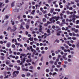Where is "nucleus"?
Returning a JSON list of instances; mask_svg holds the SVG:
<instances>
[{
    "mask_svg": "<svg viewBox=\"0 0 79 79\" xmlns=\"http://www.w3.org/2000/svg\"><path fill=\"white\" fill-rule=\"evenodd\" d=\"M28 40H29L30 41H33V38L30 37L28 39Z\"/></svg>",
    "mask_w": 79,
    "mask_h": 79,
    "instance_id": "nucleus-21",
    "label": "nucleus"
},
{
    "mask_svg": "<svg viewBox=\"0 0 79 79\" xmlns=\"http://www.w3.org/2000/svg\"><path fill=\"white\" fill-rule=\"evenodd\" d=\"M64 55H63L62 56L63 58L65 60H67V58L66 57V56L68 55V54L66 53H64Z\"/></svg>",
    "mask_w": 79,
    "mask_h": 79,
    "instance_id": "nucleus-6",
    "label": "nucleus"
},
{
    "mask_svg": "<svg viewBox=\"0 0 79 79\" xmlns=\"http://www.w3.org/2000/svg\"><path fill=\"white\" fill-rule=\"evenodd\" d=\"M30 49H31V51L32 52H33V54L34 55L35 53H37V52H36V51L35 50H34L33 48H32V46H30Z\"/></svg>",
    "mask_w": 79,
    "mask_h": 79,
    "instance_id": "nucleus-2",
    "label": "nucleus"
},
{
    "mask_svg": "<svg viewBox=\"0 0 79 79\" xmlns=\"http://www.w3.org/2000/svg\"><path fill=\"white\" fill-rule=\"evenodd\" d=\"M61 67V65H56V67L57 68H60Z\"/></svg>",
    "mask_w": 79,
    "mask_h": 79,
    "instance_id": "nucleus-55",
    "label": "nucleus"
},
{
    "mask_svg": "<svg viewBox=\"0 0 79 79\" xmlns=\"http://www.w3.org/2000/svg\"><path fill=\"white\" fill-rule=\"evenodd\" d=\"M29 60L28 59L26 60V62L27 63H29V62H31L32 61V59L31 58H30Z\"/></svg>",
    "mask_w": 79,
    "mask_h": 79,
    "instance_id": "nucleus-11",
    "label": "nucleus"
},
{
    "mask_svg": "<svg viewBox=\"0 0 79 79\" xmlns=\"http://www.w3.org/2000/svg\"><path fill=\"white\" fill-rule=\"evenodd\" d=\"M19 58V57H18V56H16L15 57V60H18V59Z\"/></svg>",
    "mask_w": 79,
    "mask_h": 79,
    "instance_id": "nucleus-56",
    "label": "nucleus"
},
{
    "mask_svg": "<svg viewBox=\"0 0 79 79\" xmlns=\"http://www.w3.org/2000/svg\"><path fill=\"white\" fill-rule=\"evenodd\" d=\"M42 12L44 14H45V13H47V10H43Z\"/></svg>",
    "mask_w": 79,
    "mask_h": 79,
    "instance_id": "nucleus-27",
    "label": "nucleus"
},
{
    "mask_svg": "<svg viewBox=\"0 0 79 79\" xmlns=\"http://www.w3.org/2000/svg\"><path fill=\"white\" fill-rule=\"evenodd\" d=\"M56 29H58L57 30V31H59V30H61V29L60 28V27H59V26H56Z\"/></svg>",
    "mask_w": 79,
    "mask_h": 79,
    "instance_id": "nucleus-13",
    "label": "nucleus"
},
{
    "mask_svg": "<svg viewBox=\"0 0 79 79\" xmlns=\"http://www.w3.org/2000/svg\"><path fill=\"white\" fill-rule=\"evenodd\" d=\"M75 19H76L74 18H73L72 19V20H73V23H75Z\"/></svg>",
    "mask_w": 79,
    "mask_h": 79,
    "instance_id": "nucleus-31",
    "label": "nucleus"
},
{
    "mask_svg": "<svg viewBox=\"0 0 79 79\" xmlns=\"http://www.w3.org/2000/svg\"><path fill=\"white\" fill-rule=\"evenodd\" d=\"M62 23H64V24H66V23H65V19H62Z\"/></svg>",
    "mask_w": 79,
    "mask_h": 79,
    "instance_id": "nucleus-14",
    "label": "nucleus"
},
{
    "mask_svg": "<svg viewBox=\"0 0 79 79\" xmlns=\"http://www.w3.org/2000/svg\"><path fill=\"white\" fill-rule=\"evenodd\" d=\"M65 43H67V44H69V41H66Z\"/></svg>",
    "mask_w": 79,
    "mask_h": 79,
    "instance_id": "nucleus-54",
    "label": "nucleus"
},
{
    "mask_svg": "<svg viewBox=\"0 0 79 79\" xmlns=\"http://www.w3.org/2000/svg\"><path fill=\"white\" fill-rule=\"evenodd\" d=\"M49 63H50V64H53V63L54 61L53 60H51L50 61Z\"/></svg>",
    "mask_w": 79,
    "mask_h": 79,
    "instance_id": "nucleus-32",
    "label": "nucleus"
},
{
    "mask_svg": "<svg viewBox=\"0 0 79 79\" xmlns=\"http://www.w3.org/2000/svg\"><path fill=\"white\" fill-rule=\"evenodd\" d=\"M11 76V75H8L7 76L6 75L5 76V77H4V79H6V78H7L8 79L9 76Z\"/></svg>",
    "mask_w": 79,
    "mask_h": 79,
    "instance_id": "nucleus-16",
    "label": "nucleus"
},
{
    "mask_svg": "<svg viewBox=\"0 0 79 79\" xmlns=\"http://www.w3.org/2000/svg\"><path fill=\"white\" fill-rule=\"evenodd\" d=\"M74 18H75V17L76 18H78V16L77 15H74Z\"/></svg>",
    "mask_w": 79,
    "mask_h": 79,
    "instance_id": "nucleus-39",
    "label": "nucleus"
},
{
    "mask_svg": "<svg viewBox=\"0 0 79 79\" xmlns=\"http://www.w3.org/2000/svg\"><path fill=\"white\" fill-rule=\"evenodd\" d=\"M31 76V73H28L27 74V76H28V77H29V76Z\"/></svg>",
    "mask_w": 79,
    "mask_h": 79,
    "instance_id": "nucleus-25",
    "label": "nucleus"
},
{
    "mask_svg": "<svg viewBox=\"0 0 79 79\" xmlns=\"http://www.w3.org/2000/svg\"><path fill=\"white\" fill-rule=\"evenodd\" d=\"M18 74H19V72L18 71H14L13 73V76L14 77H16Z\"/></svg>",
    "mask_w": 79,
    "mask_h": 79,
    "instance_id": "nucleus-3",
    "label": "nucleus"
},
{
    "mask_svg": "<svg viewBox=\"0 0 79 79\" xmlns=\"http://www.w3.org/2000/svg\"><path fill=\"white\" fill-rule=\"evenodd\" d=\"M10 45H11V44L10 43H8L7 44V45H6L7 47L9 48L10 47Z\"/></svg>",
    "mask_w": 79,
    "mask_h": 79,
    "instance_id": "nucleus-10",
    "label": "nucleus"
},
{
    "mask_svg": "<svg viewBox=\"0 0 79 79\" xmlns=\"http://www.w3.org/2000/svg\"><path fill=\"white\" fill-rule=\"evenodd\" d=\"M68 61L69 62H71V60L70 59H68Z\"/></svg>",
    "mask_w": 79,
    "mask_h": 79,
    "instance_id": "nucleus-51",
    "label": "nucleus"
},
{
    "mask_svg": "<svg viewBox=\"0 0 79 79\" xmlns=\"http://www.w3.org/2000/svg\"><path fill=\"white\" fill-rule=\"evenodd\" d=\"M3 37V35H1L0 36V39H2Z\"/></svg>",
    "mask_w": 79,
    "mask_h": 79,
    "instance_id": "nucleus-53",
    "label": "nucleus"
},
{
    "mask_svg": "<svg viewBox=\"0 0 79 79\" xmlns=\"http://www.w3.org/2000/svg\"><path fill=\"white\" fill-rule=\"evenodd\" d=\"M74 18V15H71L69 17V18H71L72 17Z\"/></svg>",
    "mask_w": 79,
    "mask_h": 79,
    "instance_id": "nucleus-38",
    "label": "nucleus"
},
{
    "mask_svg": "<svg viewBox=\"0 0 79 79\" xmlns=\"http://www.w3.org/2000/svg\"><path fill=\"white\" fill-rule=\"evenodd\" d=\"M5 18L6 19H8V16L6 15V16H5Z\"/></svg>",
    "mask_w": 79,
    "mask_h": 79,
    "instance_id": "nucleus-46",
    "label": "nucleus"
},
{
    "mask_svg": "<svg viewBox=\"0 0 79 79\" xmlns=\"http://www.w3.org/2000/svg\"><path fill=\"white\" fill-rule=\"evenodd\" d=\"M75 32H78V30L77 29H75L74 31Z\"/></svg>",
    "mask_w": 79,
    "mask_h": 79,
    "instance_id": "nucleus-57",
    "label": "nucleus"
},
{
    "mask_svg": "<svg viewBox=\"0 0 79 79\" xmlns=\"http://www.w3.org/2000/svg\"><path fill=\"white\" fill-rule=\"evenodd\" d=\"M55 42H56L57 43H59V42H60V40H56L55 41Z\"/></svg>",
    "mask_w": 79,
    "mask_h": 79,
    "instance_id": "nucleus-36",
    "label": "nucleus"
},
{
    "mask_svg": "<svg viewBox=\"0 0 79 79\" xmlns=\"http://www.w3.org/2000/svg\"><path fill=\"white\" fill-rule=\"evenodd\" d=\"M6 69H7V71H10V70H11V68H8L7 67V66H6Z\"/></svg>",
    "mask_w": 79,
    "mask_h": 79,
    "instance_id": "nucleus-12",
    "label": "nucleus"
},
{
    "mask_svg": "<svg viewBox=\"0 0 79 79\" xmlns=\"http://www.w3.org/2000/svg\"><path fill=\"white\" fill-rule=\"evenodd\" d=\"M72 31H75V28L73 27V28H72L71 29Z\"/></svg>",
    "mask_w": 79,
    "mask_h": 79,
    "instance_id": "nucleus-47",
    "label": "nucleus"
},
{
    "mask_svg": "<svg viewBox=\"0 0 79 79\" xmlns=\"http://www.w3.org/2000/svg\"><path fill=\"white\" fill-rule=\"evenodd\" d=\"M77 47H79V42L77 44Z\"/></svg>",
    "mask_w": 79,
    "mask_h": 79,
    "instance_id": "nucleus-52",
    "label": "nucleus"
},
{
    "mask_svg": "<svg viewBox=\"0 0 79 79\" xmlns=\"http://www.w3.org/2000/svg\"><path fill=\"white\" fill-rule=\"evenodd\" d=\"M43 22H45L46 21V19L45 18L43 19Z\"/></svg>",
    "mask_w": 79,
    "mask_h": 79,
    "instance_id": "nucleus-33",
    "label": "nucleus"
},
{
    "mask_svg": "<svg viewBox=\"0 0 79 79\" xmlns=\"http://www.w3.org/2000/svg\"><path fill=\"white\" fill-rule=\"evenodd\" d=\"M72 35H73V36H75V35H76L74 32H73L72 33Z\"/></svg>",
    "mask_w": 79,
    "mask_h": 79,
    "instance_id": "nucleus-42",
    "label": "nucleus"
},
{
    "mask_svg": "<svg viewBox=\"0 0 79 79\" xmlns=\"http://www.w3.org/2000/svg\"><path fill=\"white\" fill-rule=\"evenodd\" d=\"M79 23V20H77V21H76V23L77 24H78Z\"/></svg>",
    "mask_w": 79,
    "mask_h": 79,
    "instance_id": "nucleus-64",
    "label": "nucleus"
},
{
    "mask_svg": "<svg viewBox=\"0 0 79 79\" xmlns=\"http://www.w3.org/2000/svg\"><path fill=\"white\" fill-rule=\"evenodd\" d=\"M13 28L11 30V32L13 31V32H14V31H15L16 29H17V28L16 27V25H14L13 27Z\"/></svg>",
    "mask_w": 79,
    "mask_h": 79,
    "instance_id": "nucleus-4",
    "label": "nucleus"
},
{
    "mask_svg": "<svg viewBox=\"0 0 79 79\" xmlns=\"http://www.w3.org/2000/svg\"><path fill=\"white\" fill-rule=\"evenodd\" d=\"M4 76L6 75V74H7V72H4Z\"/></svg>",
    "mask_w": 79,
    "mask_h": 79,
    "instance_id": "nucleus-45",
    "label": "nucleus"
},
{
    "mask_svg": "<svg viewBox=\"0 0 79 79\" xmlns=\"http://www.w3.org/2000/svg\"><path fill=\"white\" fill-rule=\"evenodd\" d=\"M7 31H9L10 29H11V27H9L7 28Z\"/></svg>",
    "mask_w": 79,
    "mask_h": 79,
    "instance_id": "nucleus-49",
    "label": "nucleus"
},
{
    "mask_svg": "<svg viewBox=\"0 0 79 79\" xmlns=\"http://www.w3.org/2000/svg\"><path fill=\"white\" fill-rule=\"evenodd\" d=\"M17 40H18L19 42H21V39H20V38H18L17 39Z\"/></svg>",
    "mask_w": 79,
    "mask_h": 79,
    "instance_id": "nucleus-59",
    "label": "nucleus"
},
{
    "mask_svg": "<svg viewBox=\"0 0 79 79\" xmlns=\"http://www.w3.org/2000/svg\"><path fill=\"white\" fill-rule=\"evenodd\" d=\"M53 10H54V9H51V11H50V13H52L53 12Z\"/></svg>",
    "mask_w": 79,
    "mask_h": 79,
    "instance_id": "nucleus-30",
    "label": "nucleus"
},
{
    "mask_svg": "<svg viewBox=\"0 0 79 79\" xmlns=\"http://www.w3.org/2000/svg\"><path fill=\"white\" fill-rule=\"evenodd\" d=\"M6 64L8 65V64H10V61H6Z\"/></svg>",
    "mask_w": 79,
    "mask_h": 79,
    "instance_id": "nucleus-17",
    "label": "nucleus"
},
{
    "mask_svg": "<svg viewBox=\"0 0 79 79\" xmlns=\"http://www.w3.org/2000/svg\"><path fill=\"white\" fill-rule=\"evenodd\" d=\"M52 29H55V25L52 26Z\"/></svg>",
    "mask_w": 79,
    "mask_h": 79,
    "instance_id": "nucleus-63",
    "label": "nucleus"
},
{
    "mask_svg": "<svg viewBox=\"0 0 79 79\" xmlns=\"http://www.w3.org/2000/svg\"><path fill=\"white\" fill-rule=\"evenodd\" d=\"M42 28H39V32H40L42 31Z\"/></svg>",
    "mask_w": 79,
    "mask_h": 79,
    "instance_id": "nucleus-43",
    "label": "nucleus"
},
{
    "mask_svg": "<svg viewBox=\"0 0 79 79\" xmlns=\"http://www.w3.org/2000/svg\"><path fill=\"white\" fill-rule=\"evenodd\" d=\"M53 19H56V21H58L59 19H60V17H56V16H55V17H52V18H51L50 19V21H52V20H53Z\"/></svg>",
    "mask_w": 79,
    "mask_h": 79,
    "instance_id": "nucleus-1",
    "label": "nucleus"
},
{
    "mask_svg": "<svg viewBox=\"0 0 79 79\" xmlns=\"http://www.w3.org/2000/svg\"><path fill=\"white\" fill-rule=\"evenodd\" d=\"M63 24H64V23H61L59 24V25L60 27H62V26H63Z\"/></svg>",
    "mask_w": 79,
    "mask_h": 79,
    "instance_id": "nucleus-23",
    "label": "nucleus"
},
{
    "mask_svg": "<svg viewBox=\"0 0 79 79\" xmlns=\"http://www.w3.org/2000/svg\"><path fill=\"white\" fill-rule=\"evenodd\" d=\"M12 48H15V45H14V44H13L12 45Z\"/></svg>",
    "mask_w": 79,
    "mask_h": 79,
    "instance_id": "nucleus-62",
    "label": "nucleus"
},
{
    "mask_svg": "<svg viewBox=\"0 0 79 79\" xmlns=\"http://www.w3.org/2000/svg\"><path fill=\"white\" fill-rule=\"evenodd\" d=\"M52 22H50L49 21L47 22V24H50V23H52Z\"/></svg>",
    "mask_w": 79,
    "mask_h": 79,
    "instance_id": "nucleus-50",
    "label": "nucleus"
},
{
    "mask_svg": "<svg viewBox=\"0 0 79 79\" xmlns=\"http://www.w3.org/2000/svg\"><path fill=\"white\" fill-rule=\"evenodd\" d=\"M20 8V6H16V9L17 10H14V11L15 12H18V11H19V10Z\"/></svg>",
    "mask_w": 79,
    "mask_h": 79,
    "instance_id": "nucleus-5",
    "label": "nucleus"
},
{
    "mask_svg": "<svg viewBox=\"0 0 79 79\" xmlns=\"http://www.w3.org/2000/svg\"><path fill=\"white\" fill-rule=\"evenodd\" d=\"M34 40H35V41H37L38 40V39L36 38H34Z\"/></svg>",
    "mask_w": 79,
    "mask_h": 79,
    "instance_id": "nucleus-58",
    "label": "nucleus"
},
{
    "mask_svg": "<svg viewBox=\"0 0 79 79\" xmlns=\"http://www.w3.org/2000/svg\"><path fill=\"white\" fill-rule=\"evenodd\" d=\"M15 44L16 45H17L18 44V43H17V41L16 39H15Z\"/></svg>",
    "mask_w": 79,
    "mask_h": 79,
    "instance_id": "nucleus-28",
    "label": "nucleus"
},
{
    "mask_svg": "<svg viewBox=\"0 0 79 79\" xmlns=\"http://www.w3.org/2000/svg\"><path fill=\"white\" fill-rule=\"evenodd\" d=\"M21 60L22 61L20 63V65H22V64H23V63H24V62L25 61H26V60L25 59V58H23V59H21Z\"/></svg>",
    "mask_w": 79,
    "mask_h": 79,
    "instance_id": "nucleus-7",
    "label": "nucleus"
},
{
    "mask_svg": "<svg viewBox=\"0 0 79 79\" xmlns=\"http://www.w3.org/2000/svg\"><path fill=\"white\" fill-rule=\"evenodd\" d=\"M69 34L70 36H72V35H73V33H69Z\"/></svg>",
    "mask_w": 79,
    "mask_h": 79,
    "instance_id": "nucleus-60",
    "label": "nucleus"
},
{
    "mask_svg": "<svg viewBox=\"0 0 79 79\" xmlns=\"http://www.w3.org/2000/svg\"><path fill=\"white\" fill-rule=\"evenodd\" d=\"M35 13V10H32V12L31 13L32 15H34V13Z\"/></svg>",
    "mask_w": 79,
    "mask_h": 79,
    "instance_id": "nucleus-29",
    "label": "nucleus"
},
{
    "mask_svg": "<svg viewBox=\"0 0 79 79\" xmlns=\"http://www.w3.org/2000/svg\"><path fill=\"white\" fill-rule=\"evenodd\" d=\"M23 71H28V69H25V68H22Z\"/></svg>",
    "mask_w": 79,
    "mask_h": 79,
    "instance_id": "nucleus-15",
    "label": "nucleus"
},
{
    "mask_svg": "<svg viewBox=\"0 0 79 79\" xmlns=\"http://www.w3.org/2000/svg\"><path fill=\"white\" fill-rule=\"evenodd\" d=\"M20 29H24V28L23 27V24H22L20 25Z\"/></svg>",
    "mask_w": 79,
    "mask_h": 79,
    "instance_id": "nucleus-18",
    "label": "nucleus"
},
{
    "mask_svg": "<svg viewBox=\"0 0 79 79\" xmlns=\"http://www.w3.org/2000/svg\"><path fill=\"white\" fill-rule=\"evenodd\" d=\"M46 71L47 72V73H48L49 72V69H46Z\"/></svg>",
    "mask_w": 79,
    "mask_h": 79,
    "instance_id": "nucleus-40",
    "label": "nucleus"
},
{
    "mask_svg": "<svg viewBox=\"0 0 79 79\" xmlns=\"http://www.w3.org/2000/svg\"><path fill=\"white\" fill-rule=\"evenodd\" d=\"M54 70L55 71H56V72H58V69L56 68H55L54 69Z\"/></svg>",
    "mask_w": 79,
    "mask_h": 79,
    "instance_id": "nucleus-26",
    "label": "nucleus"
},
{
    "mask_svg": "<svg viewBox=\"0 0 79 79\" xmlns=\"http://www.w3.org/2000/svg\"><path fill=\"white\" fill-rule=\"evenodd\" d=\"M15 1H14L12 3L11 5V6L13 7L15 6Z\"/></svg>",
    "mask_w": 79,
    "mask_h": 79,
    "instance_id": "nucleus-19",
    "label": "nucleus"
},
{
    "mask_svg": "<svg viewBox=\"0 0 79 79\" xmlns=\"http://www.w3.org/2000/svg\"><path fill=\"white\" fill-rule=\"evenodd\" d=\"M67 39H68V40H69H69H71V39H72L71 37H69L67 38Z\"/></svg>",
    "mask_w": 79,
    "mask_h": 79,
    "instance_id": "nucleus-44",
    "label": "nucleus"
},
{
    "mask_svg": "<svg viewBox=\"0 0 79 79\" xmlns=\"http://www.w3.org/2000/svg\"><path fill=\"white\" fill-rule=\"evenodd\" d=\"M56 2H57V1H55V2H52V3L53 4H54V5H56Z\"/></svg>",
    "mask_w": 79,
    "mask_h": 79,
    "instance_id": "nucleus-41",
    "label": "nucleus"
},
{
    "mask_svg": "<svg viewBox=\"0 0 79 79\" xmlns=\"http://www.w3.org/2000/svg\"><path fill=\"white\" fill-rule=\"evenodd\" d=\"M47 32L48 33V34H50V29H47Z\"/></svg>",
    "mask_w": 79,
    "mask_h": 79,
    "instance_id": "nucleus-20",
    "label": "nucleus"
},
{
    "mask_svg": "<svg viewBox=\"0 0 79 79\" xmlns=\"http://www.w3.org/2000/svg\"><path fill=\"white\" fill-rule=\"evenodd\" d=\"M21 56H23L24 57L23 58H25V60H26L25 58L27 57V55H26L25 54H22L20 55Z\"/></svg>",
    "mask_w": 79,
    "mask_h": 79,
    "instance_id": "nucleus-8",
    "label": "nucleus"
},
{
    "mask_svg": "<svg viewBox=\"0 0 79 79\" xmlns=\"http://www.w3.org/2000/svg\"><path fill=\"white\" fill-rule=\"evenodd\" d=\"M56 35H57L60 36V34L59 33H57L56 34Z\"/></svg>",
    "mask_w": 79,
    "mask_h": 79,
    "instance_id": "nucleus-61",
    "label": "nucleus"
},
{
    "mask_svg": "<svg viewBox=\"0 0 79 79\" xmlns=\"http://www.w3.org/2000/svg\"><path fill=\"white\" fill-rule=\"evenodd\" d=\"M72 39L73 40H76V38L75 37H73Z\"/></svg>",
    "mask_w": 79,
    "mask_h": 79,
    "instance_id": "nucleus-34",
    "label": "nucleus"
},
{
    "mask_svg": "<svg viewBox=\"0 0 79 79\" xmlns=\"http://www.w3.org/2000/svg\"><path fill=\"white\" fill-rule=\"evenodd\" d=\"M27 55H29L28 56V58L29 59L31 58V53H28L27 54Z\"/></svg>",
    "mask_w": 79,
    "mask_h": 79,
    "instance_id": "nucleus-9",
    "label": "nucleus"
},
{
    "mask_svg": "<svg viewBox=\"0 0 79 79\" xmlns=\"http://www.w3.org/2000/svg\"><path fill=\"white\" fill-rule=\"evenodd\" d=\"M5 2L6 3H8L9 2V0H5Z\"/></svg>",
    "mask_w": 79,
    "mask_h": 79,
    "instance_id": "nucleus-37",
    "label": "nucleus"
},
{
    "mask_svg": "<svg viewBox=\"0 0 79 79\" xmlns=\"http://www.w3.org/2000/svg\"><path fill=\"white\" fill-rule=\"evenodd\" d=\"M29 25H27L26 26V27L27 29H29Z\"/></svg>",
    "mask_w": 79,
    "mask_h": 79,
    "instance_id": "nucleus-35",
    "label": "nucleus"
},
{
    "mask_svg": "<svg viewBox=\"0 0 79 79\" xmlns=\"http://www.w3.org/2000/svg\"><path fill=\"white\" fill-rule=\"evenodd\" d=\"M17 62L18 63H21V61L19 60H18L17 61Z\"/></svg>",
    "mask_w": 79,
    "mask_h": 79,
    "instance_id": "nucleus-48",
    "label": "nucleus"
},
{
    "mask_svg": "<svg viewBox=\"0 0 79 79\" xmlns=\"http://www.w3.org/2000/svg\"><path fill=\"white\" fill-rule=\"evenodd\" d=\"M51 34H47V33H45L44 34V35H45L46 36V37H47V36H49V35H50Z\"/></svg>",
    "mask_w": 79,
    "mask_h": 79,
    "instance_id": "nucleus-22",
    "label": "nucleus"
},
{
    "mask_svg": "<svg viewBox=\"0 0 79 79\" xmlns=\"http://www.w3.org/2000/svg\"><path fill=\"white\" fill-rule=\"evenodd\" d=\"M10 22L11 23L12 25H14V24H15V22L13 21V20H11L10 21Z\"/></svg>",
    "mask_w": 79,
    "mask_h": 79,
    "instance_id": "nucleus-24",
    "label": "nucleus"
}]
</instances>
